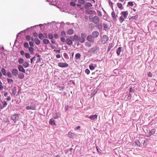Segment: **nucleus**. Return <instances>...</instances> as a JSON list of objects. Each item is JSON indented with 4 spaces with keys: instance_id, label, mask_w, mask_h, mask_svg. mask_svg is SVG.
<instances>
[{
    "instance_id": "61",
    "label": "nucleus",
    "mask_w": 157,
    "mask_h": 157,
    "mask_svg": "<svg viewBox=\"0 0 157 157\" xmlns=\"http://www.w3.org/2000/svg\"><path fill=\"white\" fill-rule=\"evenodd\" d=\"M35 56L31 59L30 61H31V63H33V62L34 59H35Z\"/></svg>"
},
{
    "instance_id": "36",
    "label": "nucleus",
    "mask_w": 157,
    "mask_h": 157,
    "mask_svg": "<svg viewBox=\"0 0 157 157\" xmlns=\"http://www.w3.org/2000/svg\"><path fill=\"white\" fill-rule=\"evenodd\" d=\"M86 12L87 13L89 14H92L93 13V11L90 10H87L86 11Z\"/></svg>"
},
{
    "instance_id": "54",
    "label": "nucleus",
    "mask_w": 157,
    "mask_h": 157,
    "mask_svg": "<svg viewBox=\"0 0 157 157\" xmlns=\"http://www.w3.org/2000/svg\"><path fill=\"white\" fill-rule=\"evenodd\" d=\"M33 35L34 37H36V38L38 36V34L36 33L35 32L33 33Z\"/></svg>"
},
{
    "instance_id": "50",
    "label": "nucleus",
    "mask_w": 157,
    "mask_h": 157,
    "mask_svg": "<svg viewBox=\"0 0 157 157\" xmlns=\"http://www.w3.org/2000/svg\"><path fill=\"white\" fill-rule=\"evenodd\" d=\"M7 80L8 82L10 83H11L13 82V80L12 79L7 78Z\"/></svg>"
},
{
    "instance_id": "13",
    "label": "nucleus",
    "mask_w": 157,
    "mask_h": 157,
    "mask_svg": "<svg viewBox=\"0 0 157 157\" xmlns=\"http://www.w3.org/2000/svg\"><path fill=\"white\" fill-rule=\"evenodd\" d=\"M23 66L21 65H19L18 66V69L20 71L22 72L23 73H25V70L23 68Z\"/></svg>"
},
{
    "instance_id": "25",
    "label": "nucleus",
    "mask_w": 157,
    "mask_h": 157,
    "mask_svg": "<svg viewBox=\"0 0 157 157\" xmlns=\"http://www.w3.org/2000/svg\"><path fill=\"white\" fill-rule=\"evenodd\" d=\"M29 64L27 61H25L24 62L23 66L25 68H26L29 67Z\"/></svg>"
},
{
    "instance_id": "64",
    "label": "nucleus",
    "mask_w": 157,
    "mask_h": 157,
    "mask_svg": "<svg viewBox=\"0 0 157 157\" xmlns=\"http://www.w3.org/2000/svg\"><path fill=\"white\" fill-rule=\"evenodd\" d=\"M98 28L99 29H101L102 27V25H98Z\"/></svg>"
},
{
    "instance_id": "35",
    "label": "nucleus",
    "mask_w": 157,
    "mask_h": 157,
    "mask_svg": "<svg viewBox=\"0 0 157 157\" xmlns=\"http://www.w3.org/2000/svg\"><path fill=\"white\" fill-rule=\"evenodd\" d=\"M85 1L84 0H78V2L81 5L85 3Z\"/></svg>"
},
{
    "instance_id": "8",
    "label": "nucleus",
    "mask_w": 157,
    "mask_h": 157,
    "mask_svg": "<svg viewBox=\"0 0 157 157\" xmlns=\"http://www.w3.org/2000/svg\"><path fill=\"white\" fill-rule=\"evenodd\" d=\"M18 71L17 69H14L12 71V74L14 76H16L18 74Z\"/></svg>"
},
{
    "instance_id": "10",
    "label": "nucleus",
    "mask_w": 157,
    "mask_h": 157,
    "mask_svg": "<svg viewBox=\"0 0 157 157\" xmlns=\"http://www.w3.org/2000/svg\"><path fill=\"white\" fill-rule=\"evenodd\" d=\"M68 136L72 138H75L76 137V135L74 133L70 132L68 133Z\"/></svg>"
},
{
    "instance_id": "21",
    "label": "nucleus",
    "mask_w": 157,
    "mask_h": 157,
    "mask_svg": "<svg viewBox=\"0 0 157 157\" xmlns=\"http://www.w3.org/2000/svg\"><path fill=\"white\" fill-rule=\"evenodd\" d=\"M96 67V64H90L89 66V68L90 69L93 70L94 69V68Z\"/></svg>"
},
{
    "instance_id": "37",
    "label": "nucleus",
    "mask_w": 157,
    "mask_h": 157,
    "mask_svg": "<svg viewBox=\"0 0 157 157\" xmlns=\"http://www.w3.org/2000/svg\"><path fill=\"white\" fill-rule=\"evenodd\" d=\"M75 57L77 59H78L81 57V55L79 53H77L75 55Z\"/></svg>"
},
{
    "instance_id": "43",
    "label": "nucleus",
    "mask_w": 157,
    "mask_h": 157,
    "mask_svg": "<svg viewBox=\"0 0 157 157\" xmlns=\"http://www.w3.org/2000/svg\"><path fill=\"white\" fill-rule=\"evenodd\" d=\"M61 35L62 37H64L66 36V34L65 32L62 31L61 32Z\"/></svg>"
},
{
    "instance_id": "22",
    "label": "nucleus",
    "mask_w": 157,
    "mask_h": 157,
    "mask_svg": "<svg viewBox=\"0 0 157 157\" xmlns=\"http://www.w3.org/2000/svg\"><path fill=\"white\" fill-rule=\"evenodd\" d=\"M111 15L113 20L114 21H116L117 20V19L116 18V16L115 15V13L114 12H112Z\"/></svg>"
},
{
    "instance_id": "57",
    "label": "nucleus",
    "mask_w": 157,
    "mask_h": 157,
    "mask_svg": "<svg viewBox=\"0 0 157 157\" xmlns=\"http://www.w3.org/2000/svg\"><path fill=\"white\" fill-rule=\"evenodd\" d=\"M147 75L149 77H151L152 76V74L150 72H149L148 73Z\"/></svg>"
},
{
    "instance_id": "33",
    "label": "nucleus",
    "mask_w": 157,
    "mask_h": 157,
    "mask_svg": "<svg viewBox=\"0 0 157 157\" xmlns=\"http://www.w3.org/2000/svg\"><path fill=\"white\" fill-rule=\"evenodd\" d=\"M121 47H119L117 50V53L118 55H120V52L121 51Z\"/></svg>"
},
{
    "instance_id": "59",
    "label": "nucleus",
    "mask_w": 157,
    "mask_h": 157,
    "mask_svg": "<svg viewBox=\"0 0 157 157\" xmlns=\"http://www.w3.org/2000/svg\"><path fill=\"white\" fill-rule=\"evenodd\" d=\"M71 107L70 106H67V107H65V109L67 111L70 108H71Z\"/></svg>"
},
{
    "instance_id": "15",
    "label": "nucleus",
    "mask_w": 157,
    "mask_h": 157,
    "mask_svg": "<svg viewBox=\"0 0 157 157\" xmlns=\"http://www.w3.org/2000/svg\"><path fill=\"white\" fill-rule=\"evenodd\" d=\"M98 47H94V48H90V50H89V52L93 53L95 51H96L97 50H98Z\"/></svg>"
},
{
    "instance_id": "45",
    "label": "nucleus",
    "mask_w": 157,
    "mask_h": 157,
    "mask_svg": "<svg viewBox=\"0 0 157 157\" xmlns=\"http://www.w3.org/2000/svg\"><path fill=\"white\" fill-rule=\"evenodd\" d=\"M85 44L86 46L88 47H90L91 46V44L88 42H86L85 43Z\"/></svg>"
},
{
    "instance_id": "28",
    "label": "nucleus",
    "mask_w": 157,
    "mask_h": 157,
    "mask_svg": "<svg viewBox=\"0 0 157 157\" xmlns=\"http://www.w3.org/2000/svg\"><path fill=\"white\" fill-rule=\"evenodd\" d=\"M30 52V54H32L34 53V49L32 47H30L28 48Z\"/></svg>"
},
{
    "instance_id": "41",
    "label": "nucleus",
    "mask_w": 157,
    "mask_h": 157,
    "mask_svg": "<svg viewBox=\"0 0 157 157\" xmlns=\"http://www.w3.org/2000/svg\"><path fill=\"white\" fill-rule=\"evenodd\" d=\"M18 63L20 64H21L24 63V59L22 58H20L18 59Z\"/></svg>"
},
{
    "instance_id": "31",
    "label": "nucleus",
    "mask_w": 157,
    "mask_h": 157,
    "mask_svg": "<svg viewBox=\"0 0 157 157\" xmlns=\"http://www.w3.org/2000/svg\"><path fill=\"white\" fill-rule=\"evenodd\" d=\"M2 73L4 76L6 75V70L4 68H2L1 70Z\"/></svg>"
},
{
    "instance_id": "38",
    "label": "nucleus",
    "mask_w": 157,
    "mask_h": 157,
    "mask_svg": "<svg viewBox=\"0 0 157 157\" xmlns=\"http://www.w3.org/2000/svg\"><path fill=\"white\" fill-rule=\"evenodd\" d=\"M48 37L50 39H52L53 38V35L52 33H49L48 35Z\"/></svg>"
},
{
    "instance_id": "55",
    "label": "nucleus",
    "mask_w": 157,
    "mask_h": 157,
    "mask_svg": "<svg viewBox=\"0 0 157 157\" xmlns=\"http://www.w3.org/2000/svg\"><path fill=\"white\" fill-rule=\"evenodd\" d=\"M128 4L131 6H132L133 5V2H128Z\"/></svg>"
},
{
    "instance_id": "19",
    "label": "nucleus",
    "mask_w": 157,
    "mask_h": 157,
    "mask_svg": "<svg viewBox=\"0 0 157 157\" xmlns=\"http://www.w3.org/2000/svg\"><path fill=\"white\" fill-rule=\"evenodd\" d=\"M18 77L20 79H22L24 77V74L20 73L19 74L18 73Z\"/></svg>"
},
{
    "instance_id": "47",
    "label": "nucleus",
    "mask_w": 157,
    "mask_h": 157,
    "mask_svg": "<svg viewBox=\"0 0 157 157\" xmlns=\"http://www.w3.org/2000/svg\"><path fill=\"white\" fill-rule=\"evenodd\" d=\"M12 94L13 95L15 94L17 92L16 89H12Z\"/></svg>"
},
{
    "instance_id": "32",
    "label": "nucleus",
    "mask_w": 157,
    "mask_h": 157,
    "mask_svg": "<svg viewBox=\"0 0 157 157\" xmlns=\"http://www.w3.org/2000/svg\"><path fill=\"white\" fill-rule=\"evenodd\" d=\"M38 37L40 40L44 38V36L42 33H40L38 35Z\"/></svg>"
},
{
    "instance_id": "44",
    "label": "nucleus",
    "mask_w": 157,
    "mask_h": 157,
    "mask_svg": "<svg viewBox=\"0 0 157 157\" xmlns=\"http://www.w3.org/2000/svg\"><path fill=\"white\" fill-rule=\"evenodd\" d=\"M135 143L137 146H140L141 144L139 140H136L135 141Z\"/></svg>"
},
{
    "instance_id": "51",
    "label": "nucleus",
    "mask_w": 157,
    "mask_h": 157,
    "mask_svg": "<svg viewBox=\"0 0 157 157\" xmlns=\"http://www.w3.org/2000/svg\"><path fill=\"white\" fill-rule=\"evenodd\" d=\"M29 44L31 47H32L34 46V44L33 42L32 41H30L29 42Z\"/></svg>"
},
{
    "instance_id": "29",
    "label": "nucleus",
    "mask_w": 157,
    "mask_h": 157,
    "mask_svg": "<svg viewBox=\"0 0 157 157\" xmlns=\"http://www.w3.org/2000/svg\"><path fill=\"white\" fill-rule=\"evenodd\" d=\"M98 90L97 89H95L93 91V92H92L91 93L90 95L91 97L93 96L96 93L98 92Z\"/></svg>"
},
{
    "instance_id": "1",
    "label": "nucleus",
    "mask_w": 157,
    "mask_h": 157,
    "mask_svg": "<svg viewBox=\"0 0 157 157\" xmlns=\"http://www.w3.org/2000/svg\"><path fill=\"white\" fill-rule=\"evenodd\" d=\"M86 37V34L83 33H81L80 37H79V41L81 43L84 42L85 41V38Z\"/></svg>"
},
{
    "instance_id": "4",
    "label": "nucleus",
    "mask_w": 157,
    "mask_h": 157,
    "mask_svg": "<svg viewBox=\"0 0 157 157\" xmlns=\"http://www.w3.org/2000/svg\"><path fill=\"white\" fill-rule=\"evenodd\" d=\"M59 0H52V2L51 3L52 5L56 6L58 8H59Z\"/></svg>"
},
{
    "instance_id": "60",
    "label": "nucleus",
    "mask_w": 157,
    "mask_h": 157,
    "mask_svg": "<svg viewBox=\"0 0 157 157\" xmlns=\"http://www.w3.org/2000/svg\"><path fill=\"white\" fill-rule=\"evenodd\" d=\"M59 36L58 34H56L54 35V37L56 39L58 38Z\"/></svg>"
},
{
    "instance_id": "7",
    "label": "nucleus",
    "mask_w": 157,
    "mask_h": 157,
    "mask_svg": "<svg viewBox=\"0 0 157 157\" xmlns=\"http://www.w3.org/2000/svg\"><path fill=\"white\" fill-rule=\"evenodd\" d=\"M36 106L35 105H28L26 107V109L27 110H35L36 109Z\"/></svg>"
},
{
    "instance_id": "17",
    "label": "nucleus",
    "mask_w": 157,
    "mask_h": 157,
    "mask_svg": "<svg viewBox=\"0 0 157 157\" xmlns=\"http://www.w3.org/2000/svg\"><path fill=\"white\" fill-rule=\"evenodd\" d=\"M34 41L35 44L37 45H39L40 43V40L37 37H36L34 39Z\"/></svg>"
},
{
    "instance_id": "34",
    "label": "nucleus",
    "mask_w": 157,
    "mask_h": 157,
    "mask_svg": "<svg viewBox=\"0 0 157 157\" xmlns=\"http://www.w3.org/2000/svg\"><path fill=\"white\" fill-rule=\"evenodd\" d=\"M125 18L122 16H121L119 19V20L121 23H122L124 21Z\"/></svg>"
},
{
    "instance_id": "18",
    "label": "nucleus",
    "mask_w": 157,
    "mask_h": 157,
    "mask_svg": "<svg viewBox=\"0 0 157 157\" xmlns=\"http://www.w3.org/2000/svg\"><path fill=\"white\" fill-rule=\"evenodd\" d=\"M98 115L96 114L92 115L90 116V119L94 120L97 118Z\"/></svg>"
},
{
    "instance_id": "3",
    "label": "nucleus",
    "mask_w": 157,
    "mask_h": 157,
    "mask_svg": "<svg viewBox=\"0 0 157 157\" xmlns=\"http://www.w3.org/2000/svg\"><path fill=\"white\" fill-rule=\"evenodd\" d=\"M90 20L93 21L95 24H97L100 21L99 18L97 16H95L94 17L92 18Z\"/></svg>"
},
{
    "instance_id": "62",
    "label": "nucleus",
    "mask_w": 157,
    "mask_h": 157,
    "mask_svg": "<svg viewBox=\"0 0 157 157\" xmlns=\"http://www.w3.org/2000/svg\"><path fill=\"white\" fill-rule=\"evenodd\" d=\"M80 128V126H78L75 128V130H79Z\"/></svg>"
},
{
    "instance_id": "2",
    "label": "nucleus",
    "mask_w": 157,
    "mask_h": 157,
    "mask_svg": "<svg viewBox=\"0 0 157 157\" xmlns=\"http://www.w3.org/2000/svg\"><path fill=\"white\" fill-rule=\"evenodd\" d=\"M11 119L15 123L16 121L18 120L19 119V114H14L12 115L11 116Z\"/></svg>"
},
{
    "instance_id": "23",
    "label": "nucleus",
    "mask_w": 157,
    "mask_h": 157,
    "mask_svg": "<svg viewBox=\"0 0 157 157\" xmlns=\"http://www.w3.org/2000/svg\"><path fill=\"white\" fill-rule=\"evenodd\" d=\"M77 0H71V2L70 3V5L72 6H75V2H76Z\"/></svg>"
},
{
    "instance_id": "5",
    "label": "nucleus",
    "mask_w": 157,
    "mask_h": 157,
    "mask_svg": "<svg viewBox=\"0 0 157 157\" xmlns=\"http://www.w3.org/2000/svg\"><path fill=\"white\" fill-rule=\"evenodd\" d=\"M109 40L108 37L106 35L103 36L101 40L103 44H105Z\"/></svg>"
},
{
    "instance_id": "58",
    "label": "nucleus",
    "mask_w": 157,
    "mask_h": 157,
    "mask_svg": "<svg viewBox=\"0 0 157 157\" xmlns=\"http://www.w3.org/2000/svg\"><path fill=\"white\" fill-rule=\"evenodd\" d=\"M61 40L62 42H65V39L63 37H61Z\"/></svg>"
},
{
    "instance_id": "48",
    "label": "nucleus",
    "mask_w": 157,
    "mask_h": 157,
    "mask_svg": "<svg viewBox=\"0 0 157 157\" xmlns=\"http://www.w3.org/2000/svg\"><path fill=\"white\" fill-rule=\"evenodd\" d=\"M7 75L8 77L10 78H11L12 77V74L10 72H8L7 74Z\"/></svg>"
},
{
    "instance_id": "9",
    "label": "nucleus",
    "mask_w": 157,
    "mask_h": 157,
    "mask_svg": "<svg viewBox=\"0 0 157 157\" xmlns=\"http://www.w3.org/2000/svg\"><path fill=\"white\" fill-rule=\"evenodd\" d=\"M149 134L148 135L146 136L147 137H149L151 136L152 135L154 134L155 132V129H152L151 130H149Z\"/></svg>"
},
{
    "instance_id": "63",
    "label": "nucleus",
    "mask_w": 157,
    "mask_h": 157,
    "mask_svg": "<svg viewBox=\"0 0 157 157\" xmlns=\"http://www.w3.org/2000/svg\"><path fill=\"white\" fill-rule=\"evenodd\" d=\"M44 37L46 38H48L47 34L46 33H44Z\"/></svg>"
},
{
    "instance_id": "27",
    "label": "nucleus",
    "mask_w": 157,
    "mask_h": 157,
    "mask_svg": "<svg viewBox=\"0 0 157 157\" xmlns=\"http://www.w3.org/2000/svg\"><path fill=\"white\" fill-rule=\"evenodd\" d=\"M49 124L52 125H55V120L53 119H51L49 122Z\"/></svg>"
},
{
    "instance_id": "49",
    "label": "nucleus",
    "mask_w": 157,
    "mask_h": 157,
    "mask_svg": "<svg viewBox=\"0 0 157 157\" xmlns=\"http://www.w3.org/2000/svg\"><path fill=\"white\" fill-rule=\"evenodd\" d=\"M26 39L28 41H29L31 39V36L29 35H27L26 37Z\"/></svg>"
},
{
    "instance_id": "46",
    "label": "nucleus",
    "mask_w": 157,
    "mask_h": 157,
    "mask_svg": "<svg viewBox=\"0 0 157 157\" xmlns=\"http://www.w3.org/2000/svg\"><path fill=\"white\" fill-rule=\"evenodd\" d=\"M86 6L88 7H91L92 6V4L90 2H87L86 4Z\"/></svg>"
},
{
    "instance_id": "6",
    "label": "nucleus",
    "mask_w": 157,
    "mask_h": 157,
    "mask_svg": "<svg viewBox=\"0 0 157 157\" xmlns=\"http://www.w3.org/2000/svg\"><path fill=\"white\" fill-rule=\"evenodd\" d=\"M7 103L5 101H1V103L0 105L1 108L2 109L4 108L5 107H6L7 105Z\"/></svg>"
},
{
    "instance_id": "14",
    "label": "nucleus",
    "mask_w": 157,
    "mask_h": 157,
    "mask_svg": "<svg viewBox=\"0 0 157 157\" xmlns=\"http://www.w3.org/2000/svg\"><path fill=\"white\" fill-rule=\"evenodd\" d=\"M99 34V33L98 32L95 31L93 32L92 33V36H93V37L96 38L97 37Z\"/></svg>"
},
{
    "instance_id": "20",
    "label": "nucleus",
    "mask_w": 157,
    "mask_h": 157,
    "mask_svg": "<svg viewBox=\"0 0 157 157\" xmlns=\"http://www.w3.org/2000/svg\"><path fill=\"white\" fill-rule=\"evenodd\" d=\"M66 42L67 44L70 45H71L73 43L72 40L69 38H67L66 40Z\"/></svg>"
},
{
    "instance_id": "56",
    "label": "nucleus",
    "mask_w": 157,
    "mask_h": 157,
    "mask_svg": "<svg viewBox=\"0 0 157 157\" xmlns=\"http://www.w3.org/2000/svg\"><path fill=\"white\" fill-rule=\"evenodd\" d=\"M20 53L22 56L24 55L25 54L24 51L23 50H21L20 51Z\"/></svg>"
},
{
    "instance_id": "12",
    "label": "nucleus",
    "mask_w": 157,
    "mask_h": 157,
    "mask_svg": "<svg viewBox=\"0 0 157 157\" xmlns=\"http://www.w3.org/2000/svg\"><path fill=\"white\" fill-rule=\"evenodd\" d=\"M121 14L123 15L122 16L124 17L125 19H126L127 18L128 15V11H122L121 13Z\"/></svg>"
},
{
    "instance_id": "26",
    "label": "nucleus",
    "mask_w": 157,
    "mask_h": 157,
    "mask_svg": "<svg viewBox=\"0 0 157 157\" xmlns=\"http://www.w3.org/2000/svg\"><path fill=\"white\" fill-rule=\"evenodd\" d=\"M43 43L46 44H47L50 43V41L48 40L47 39H44L43 40Z\"/></svg>"
},
{
    "instance_id": "42",
    "label": "nucleus",
    "mask_w": 157,
    "mask_h": 157,
    "mask_svg": "<svg viewBox=\"0 0 157 157\" xmlns=\"http://www.w3.org/2000/svg\"><path fill=\"white\" fill-rule=\"evenodd\" d=\"M79 37L77 35H74V36L73 39L74 40H79Z\"/></svg>"
},
{
    "instance_id": "53",
    "label": "nucleus",
    "mask_w": 157,
    "mask_h": 157,
    "mask_svg": "<svg viewBox=\"0 0 157 157\" xmlns=\"http://www.w3.org/2000/svg\"><path fill=\"white\" fill-rule=\"evenodd\" d=\"M42 25H42V24H39L38 25H35L34 26H31L30 28L31 29L33 28V27H36V26H40V27H41Z\"/></svg>"
},
{
    "instance_id": "30",
    "label": "nucleus",
    "mask_w": 157,
    "mask_h": 157,
    "mask_svg": "<svg viewBox=\"0 0 157 157\" xmlns=\"http://www.w3.org/2000/svg\"><path fill=\"white\" fill-rule=\"evenodd\" d=\"M117 6L121 10H122L123 9V7L122 6V5L121 3H118L117 4Z\"/></svg>"
},
{
    "instance_id": "39",
    "label": "nucleus",
    "mask_w": 157,
    "mask_h": 157,
    "mask_svg": "<svg viewBox=\"0 0 157 157\" xmlns=\"http://www.w3.org/2000/svg\"><path fill=\"white\" fill-rule=\"evenodd\" d=\"M24 47L26 48H29V45L28 43L25 42L24 44Z\"/></svg>"
},
{
    "instance_id": "11",
    "label": "nucleus",
    "mask_w": 157,
    "mask_h": 157,
    "mask_svg": "<svg viewBox=\"0 0 157 157\" xmlns=\"http://www.w3.org/2000/svg\"><path fill=\"white\" fill-rule=\"evenodd\" d=\"M94 38L93 37V36L91 35L89 36H87V40L90 41L91 42H94Z\"/></svg>"
},
{
    "instance_id": "24",
    "label": "nucleus",
    "mask_w": 157,
    "mask_h": 157,
    "mask_svg": "<svg viewBox=\"0 0 157 157\" xmlns=\"http://www.w3.org/2000/svg\"><path fill=\"white\" fill-rule=\"evenodd\" d=\"M74 33V31L72 29H69L67 31V33L68 35H71Z\"/></svg>"
},
{
    "instance_id": "52",
    "label": "nucleus",
    "mask_w": 157,
    "mask_h": 157,
    "mask_svg": "<svg viewBox=\"0 0 157 157\" xmlns=\"http://www.w3.org/2000/svg\"><path fill=\"white\" fill-rule=\"evenodd\" d=\"M85 72L87 75H88L90 73V71L88 69H86L85 71Z\"/></svg>"
},
{
    "instance_id": "16",
    "label": "nucleus",
    "mask_w": 157,
    "mask_h": 157,
    "mask_svg": "<svg viewBox=\"0 0 157 157\" xmlns=\"http://www.w3.org/2000/svg\"><path fill=\"white\" fill-rule=\"evenodd\" d=\"M68 66L67 64L65 63H59V67H67Z\"/></svg>"
},
{
    "instance_id": "40",
    "label": "nucleus",
    "mask_w": 157,
    "mask_h": 157,
    "mask_svg": "<svg viewBox=\"0 0 157 157\" xmlns=\"http://www.w3.org/2000/svg\"><path fill=\"white\" fill-rule=\"evenodd\" d=\"M25 56L27 59H29L30 57V55L29 53H26L25 54Z\"/></svg>"
}]
</instances>
